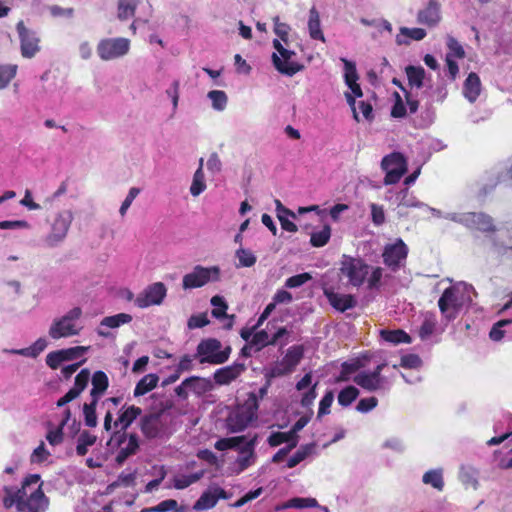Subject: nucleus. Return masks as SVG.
Segmentation results:
<instances>
[{
  "label": "nucleus",
  "instance_id": "34",
  "mask_svg": "<svg viewBox=\"0 0 512 512\" xmlns=\"http://www.w3.org/2000/svg\"><path fill=\"white\" fill-rule=\"evenodd\" d=\"M137 0H118L117 18L121 21L132 18L135 15Z\"/></svg>",
  "mask_w": 512,
  "mask_h": 512
},
{
  "label": "nucleus",
  "instance_id": "19",
  "mask_svg": "<svg viewBox=\"0 0 512 512\" xmlns=\"http://www.w3.org/2000/svg\"><path fill=\"white\" fill-rule=\"evenodd\" d=\"M323 294L327 298L329 304L339 312H345L357 305L355 296L351 294H341L335 292L333 288H324Z\"/></svg>",
  "mask_w": 512,
  "mask_h": 512
},
{
  "label": "nucleus",
  "instance_id": "4",
  "mask_svg": "<svg viewBox=\"0 0 512 512\" xmlns=\"http://www.w3.org/2000/svg\"><path fill=\"white\" fill-rule=\"evenodd\" d=\"M258 408L259 403L256 393L250 392L244 403L228 418V424L231 430L233 432H240L248 427L257 417Z\"/></svg>",
  "mask_w": 512,
  "mask_h": 512
},
{
  "label": "nucleus",
  "instance_id": "24",
  "mask_svg": "<svg viewBox=\"0 0 512 512\" xmlns=\"http://www.w3.org/2000/svg\"><path fill=\"white\" fill-rule=\"evenodd\" d=\"M126 438L128 439L127 445L119 450L115 458L119 465H122L128 457L136 454L139 449V437L136 433H127Z\"/></svg>",
  "mask_w": 512,
  "mask_h": 512
},
{
  "label": "nucleus",
  "instance_id": "31",
  "mask_svg": "<svg viewBox=\"0 0 512 512\" xmlns=\"http://www.w3.org/2000/svg\"><path fill=\"white\" fill-rule=\"evenodd\" d=\"M408 83L411 87L421 88L425 78V70L421 66L409 65L405 68Z\"/></svg>",
  "mask_w": 512,
  "mask_h": 512
},
{
  "label": "nucleus",
  "instance_id": "3",
  "mask_svg": "<svg viewBox=\"0 0 512 512\" xmlns=\"http://www.w3.org/2000/svg\"><path fill=\"white\" fill-rule=\"evenodd\" d=\"M221 348L222 344L218 339L206 338L197 345L194 357L198 358L201 364H223L229 359L232 348L230 346H226L223 350Z\"/></svg>",
  "mask_w": 512,
  "mask_h": 512
},
{
  "label": "nucleus",
  "instance_id": "35",
  "mask_svg": "<svg viewBox=\"0 0 512 512\" xmlns=\"http://www.w3.org/2000/svg\"><path fill=\"white\" fill-rule=\"evenodd\" d=\"M363 367L362 362L356 359L352 362H343L341 365V371L336 377V382H347L350 380L352 374L357 372Z\"/></svg>",
  "mask_w": 512,
  "mask_h": 512
},
{
  "label": "nucleus",
  "instance_id": "50",
  "mask_svg": "<svg viewBox=\"0 0 512 512\" xmlns=\"http://www.w3.org/2000/svg\"><path fill=\"white\" fill-rule=\"evenodd\" d=\"M447 47L449 49V52L447 53V56L450 58H459L462 59L465 57V50L462 47V45L458 42L457 39H455L452 36L447 37Z\"/></svg>",
  "mask_w": 512,
  "mask_h": 512
},
{
  "label": "nucleus",
  "instance_id": "2",
  "mask_svg": "<svg viewBox=\"0 0 512 512\" xmlns=\"http://www.w3.org/2000/svg\"><path fill=\"white\" fill-rule=\"evenodd\" d=\"M141 414L142 409L140 407L135 405H124L119 410L117 419L113 421V414L108 410L104 417V430L109 432L112 428L118 429L114 431L108 444H110L111 441H115L117 445H121L126 439V430Z\"/></svg>",
  "mask_w": 512,
  "mask_h": 512
},
{
  "label": "nucleus",
  "instance_id": "20",
  "mask_svg": "<svg viewBox=\"0 0 512 512\" xmlns=\"http://www.w3.org/2000/svg\"><path fill=\"white\" fill-rule=\"evenodd\" d=\"M417 21L428 27H435L441 21V4L438 0H429L425 8L419 10Z\"/></svg>",
  "mask_w": 512,
  "mask_h": 512
},
{
  "label": "nucleus",
  "instance_id": "56",
  "mask_svg": "<svg viewBox=\"0 0 512 512\" xmlns=\"http://www.w3.org/2000/svg\"><path fill=\"white\" fill-rule=\"evenodd\" d=\"M311 279H312V276L309 273H307V272L300 273V274L289 277L285 281V286L287 288H297V287L304 285L306 282H308Z\"/></svg>",
  "mask_w": 512,
  "mask_h": 512
},
{
  "label": "nucleus",
  "instance_id": "59",
  "mask_svg": "<svg viewBox=\"0 0 512 512\" xmlns=\"http://www.w3.org/2000/svg\"><path fill=\"white\" fill-rule=\"evenodd\" d=\"M273 23L275 34L286 43L288 41L290 26L286 23L280 22V18L278 16L273 18Z\"/></svg>",
  "mask_w": 512,
  "mask_h": 512
},
{
  "label": "nucleus",
  "instance_id": "10",
  "mask_svg": "<svg viewBox=\"0 0 512 512\" xmlns=\"http://www.w3.org/2000/svg\"><path fill=\"white\" fill-rule=\"evenodd\" d=\"M381 167L386 172L384 183L392 185L399 182L407 172V161L400 152H393L383 157Z\"/></svg>",
  "mask_w": 512,
  "mask_h": 512
},
{
  "label": "nucleus",
  "instance_id": "64",
  "mask_svg": "<svg viewBox=\"0 0 512 512\" xmlns=\"http://www.w3.org/2000/svg\"><path fill=\"white\" fill-rule=\"evenodd\" d=\"M210 323L205 313L192 315L187 322L189 329L202 328Z\"/></svg>",
  "mask_w": 512,
  "mask_h": 512
},
{
  "label": "nucleus",
  "instance_id": "12",
  "mask_svg": "<svg viewBox=\"0 0 512 512\" xmlns=\"http://www.w3.org/2000/svg\"><path fill=\"white\" fill-rule=\"evenodd\" d=\"M130 49V40L123 37L105 38L97 45V54L103 61H109L126 55Z\"/></svg>",
  "mask_w": 512,
  "mask_h": 512
},
{
  "label": "nucleus",
  "instance_id": "63",
  "mask_svg": "<svg viewBox=\"0 0 512 512\" xmlns=\"http://www.w3.org/2000/svg\"><path fill=\"white\" fill-rule=\"evenodd\" d=\"M370 208L373 224L375 226H381L385 222V212L383 206L372 203Z\"/></svg>",
  "mask_w": 512,
  "mask_h": 512
},
{
  "label": "nucleus",
  "instance_id": "44",
  "mask_svg": "<svg viewBox=\"0 0 512 512\" xmlns=\"http://www.w3.org/2000/svg\"><path fill=\"white\" fill-rule=\"evenodd\" d=\"M206 189L205 176L201 167L195 171L193 181L190 187V193L193 196H199Z\"/></svg>",
  "mask_w": 512,
  "mask_h": 512
},
{
  "label": "nucleus",
  "instance_id": "17",
  "mask_svg": "<svg viewBox=\"0 0 512 512\" xmlns=\"http://www.w3.org/2000/svg\"><path fill=\"white\" fill-rule=\"evenodd\" d=\"M385 366V363H381L377 365L371 372L363 371L358 373L353 378L354 383L369 392H374L381 389L384 382V379L381 376V372Z\"/></svg>",
  "mask_w": 512,
  "mask_h": 512
},
{
  "label": "nucleus",
  "instance_id": "28",
  "mask_svg": "<svg viewBox=\"0 0 512 512\" xmlns=\"http://www.w3.org/2000/svg\"><path fill=\"white\" fill-rule=\"evenodd\" d=\"M381 338L389 343L400 344V343H411L412 339L409 334L401 329L387 330L383 329L380 331Z\"/></svg>",
  "mask_w": 512,
  "mask_h": 512
},
{
  "label": "nucleus",
  "instance_id": "30",
  "mask_svg": "<svg viewBox=\"0 0 512 512\" xmlns=\"http://www.w3.org/2000/svg\"><path fill=\"white\" fill-rule=\"evenodd\" d=\"M298 436H295L294 433H292V430L290 429L288 432H273L269 437H268V444L271 446V447H277L283 443H288L291 444V443H295V447L297 446L298 444Z\"/></svg>",
  "mask_w": 512,
  "mask_h": 512
},
{
  "label": "nucleus",
  "instance_id": "43",
  "mask_svg": "<svg viewBox=\"0 0 512 512\" xmlns=\"http://www.w3.org/2000/svg\"><path fill=\"white\" fill-rule=\"evenodd\" d=\"M423 483L431 485L438 491H442L444 488V481L441 470H429L422 478Z\"/></svg>",
  "mask_w": 512,
  "mask_h": 512
},
{
  "label": "nucleus",
  "instance_id": "21",
  "mask_svg": "<svg viewBox=\"0 0 512 512\" xmlns=\"http://www.w3.org/2000/svg\"><path fill=\"white\" fill-rule=\"evenodd\" d=\"M245 370L246 365L244 363L234 362L232 365L217 369L214 372V381L218 385H228L236 380Z\"/></svg>",
  "mask_w": 512,
  "mask_h": 512
},
{
  "label": "nucleus",
  "instance_id": "47",
  "mask_svg": "<svg viewBox=\"0 0 512 512\" xmlns=\"http://www.w3.org/2000/svg\"><path fill=\"white\" fill-rule=\"evenodd\" d=\"M208 98L212 101V106L218 111L225 109L227 105V95L222 90H212L208 93Z\"/></svg>",
  "mask_w": 512,
  "mask_h": 512
},
{
  "label": "nucleus",
  "instance_id": "9",
  "mask_svg": "<svg viewBox=\"0 0 512 512\" xmlns=\"http://www.w3.org/2000/svg\"><path fill=\"white\" fill-rule=\"evenodd\" d=\"M73 220V214L70 210H62L56 214L52 223L51 231L45 237L44 242L48 247H55L67 236Z\"/></svg>",
  "mask_w": 512,
  "mask_h": 512
},
{
  "label": "nucleus",
  "instance_id": "41",
  "mask_svg": "<svg viewBox=\"0 0 512 512\" xmlns=\"http://www.w3.org/2000/svg\"><path fill=\"white\" fill-rule=\"evenodd\" d=\"M314 445L313 444H306L302 445L293 456L289 458L287 461V468H294L297 466L300 462L305 460L313 451Z\"/></svg>",
  "mask_w": 512,
  "mask_h": 512
},
{
  "label": "nucleus",
  "instance_id": "8",
  "mask_svg": "<svg viewBox=\"0 0 512 512\" xmlns=\"http://www.w3.org/2000/svg\"><path fill=\"white\" fill-rule=\"evenodd\" d=\"M273 47L281 56L279 57L276 53L272 55L273 65L278 72L287 76H293L304 69L303 64L291 61L295 52L286 49L278 39L273 40Z\"/></svg>",
  "mask_w": 512,
  "mask_h": 512
},
{
  "label": "nucleus",
  "instance_id": "33",
  "mask_svg": "<svg viewBox=\"0 0 512 512\" xmlns=\"http://www.w3.org/2000/svg\"><path fill=\"white\" fill-rule=\"evenodd\" d=\"M437 325L436 315L427 313L419 327L418 335L422 340L428 339L435 331Z\"/></svg>",
  "mask_w": 512,
  "mask_h": 512
},
{
  "label": "nucleus",
  "instance_id": "39",
  "mask_svg": "<svg viewBox=\"0 0 512 512\" xmlns=\"http://www.w3.org/2000/svg\"><path fill=\"white\" fill-rule=\"evenodd\" d=\"M331 237V227L329 225H325L320 231L313 232L310 237V244L313 247H323L325 246Z\"/></svg>",
  "mask_w": 512,
  "mask_h": 512
},
{
  "label": "nucleus",
  "instance_id": "51",
  "mask_svg": "<svg viewBox=\"0 0 512 512\" xmlns=\"http://www.w3.org/2000/svg\"><path fill=\"white\" fill-rule=\"evenodd\" d=\"M211 304L215 307L211 312L213 317L217 319L228 317L226 313L228 306L222 297L218 295L213 296L211 299Z\"/></svg>",
  "mask_w": 512,
  "mask_h": 512
},
{
  "label": "nucleus",
  "instance_id": "48",
  "mask_svg": "<svg viewBox=\"0 0 512 512\" xmlns=\"http://www.w3.org/2000/svg\"><path fill=\"white\" fill-rule=\"evenodd\" d=\"M271 339L266 330H260L253 334L250 345L256 347V351L262 350L264 347L271 345Z\"/></svg>",
  "mask_w": 512,
  "mask_h": 512
},
{
  "label": "nucleus",
  "instance_id": "54",
  "mask_svg": "<svg viewBox=\"0 0 512 512\" xmlns=\"http://www.w3.org/2000/svg\"><path fill=\"white\" fill-rule=\"evenodd\" d=\"M178 506V503L174 499H167L161 501L159 504L153 507L144 508L141 512H168L171 510H175Z\"/></svg>",
  "mask_w": 512,
  "mask_h": 512
},
{
  "label": "nucleus",
  "instance_id": "11",
  "mask_svg": "<svg viewBox=\"0 0 512 512\" xmlns=\"http://www.w3.org/2000/svg\"><path fill=\"white\" fill-rule=\"evenodd\" d=\"M220 277V269L217 266L203 267L197 265L193 271L184 275L182 280L183 289L200 288L210 281H218Z\"/></svg>",
  "mask_w": 512,
  "mask_h": 512
},
{
  "label": "nucleus",
  "instance_id": "62",
  "mask_svg": "<svg viewBox=\"0 0 512 512\" xmlns=\"http://www.w3.org/2000/svg\"><path fill=\"white\" fill-rule=\"evenodd\" d=\"M400 34L415 41H420L426 37V31L423 28L401 27Z\"/></svg>",
  "mask_w": 512,
  "mask_h": 512
},
{
  "label": "nucleus",
  "instance_id": "57",
  "mask_svg": "<svg viewBox=\"0 0 512 512\" xmlns=\"http://www.w3.org/2000/svg\"><path fill=\"white\" fill-rule=\"evenodd\" d=\"M333 400H334L333 392L332 391L326 392L319 403L317 418H321L322 416L330 413V407L333 403Z\"/></svg>",
  "mask_w": 512,
  "mask_h": 512
},
{
  "label": "nucleus",
  "instance_id": "18",
  "mask_svg": "<svg viewBox=\"0 0 512 512\" xmlns=\"http://www.w3.org/2000/svg\"><path fill=\"white\" fill-rule=\"evenodd\" d=\"M17 31L21 42V54L25 58H32L39 51V39L35 32L28 30L23 21L17 23Z\"/></svg>",
  "mask_w": 512,
  "mask_h": 512
},
{
  "label": "nucleus",
  "instance_id": "23",
  "mask_svg": "<svg viewBox=\"0 0 512 512\" xmlns=\"http://www.w3.org/2000/svg\"><path fill=\"white\" fill-rule=\"evenodd\" d=\"M92 389L90 391V397L96 400H100L101 396L105 393L109 386V380L105 372L99 370L94 372L92 376Z\"/></svg>",
  "mask_w": 512,
  "mask_h": 512
},
{
  "label": "nucleus",
  "instance_id": "49",
  "mask_svg": "<svg viewBox=\"0 0 512 512\" xmlns=\"http://www.w3.org/2000/svg\"><path fill=\"white\" fill-rule=\"evenodd\" d=\"M341 60L344 63V70H345L344 79H345L346 85L356 83L359 79V75L357 73L355 63H353L345 58H342Z\"/></svg>",
  "mask_w": 512,
  "mask_h": 512
},
{
  "label": "nucleus",
  "instance_id": "42",
  "mask_svg": "<svg viewBox=\"0 0 512 512\" xmlns=\"http://www.w3.org/2000/svg\"><path fill=\"white\" fill-rule=\"evenodd\" d=\"M359 396V390L354 386H347L342 389L337 397L339 405L347 407L351 405Z\"/></svg>",
  "mask_w": 512,
  "mask_h": 512
},
{
  "label": "nucleus",
  "instance_id": "55",
  "mask_svg": "<svg viewBox=\"0 0 512 512\" xmlns=\"http://www.w3.org/2000/svg\"><path fill=\"white\" fill-rule=\"evenodd\" d=\"M256 442H257V435H254L242 448L241 452L248 453V456L239 460V465H240L241 469H245L250 465L249 458L253 456L254 446H255Z\"/></svg>",
  "mask_w": 512,
  "mask_h": 512
},
{
  "label": "nucleus",
  "instance_id": "32",
  "mask_svg": "<svg viewBox=\"0 0 512 512\" xmlns=\"http://www.w3.org/2000/svg\"><path fill=\"white\" fill-rule=\"evenodd\" d=\"M318 506V502L315 498H300L295 497L287 502L283 503L281 506H277L276 510H282V509H288V508H296V509H303V508H314Z\"/></svg>",
  "mask_w": 512,
  "mask_h": 512
},
{
  "label": "nucleus",
  "instance_id": "22",
  "mask_svg": "<svg viewBox=\"0 0 512 512\" xmlns=\"http://www.w3.org/2000/svg\"><path fill=\"white\" fill-rule=\"evenodd\" d=\"M481 93V81L477 73L471 72L464 81L463 94L465 98L473 103L477 100Z\"/></svg>",
  "mask_w": 512,
  "mask_h": 512
},
{
  "label": "nucleus",
  "instance_id": "38",
  "mask_svg": "<svg viewBox=\"0 0 512 512\" xmlns=\"http://www.w3.org/2000/svg\"><path fill=\"white\" fill-rule=\"evenodd\" d=\"M46 347V340L44 338H39L30 347L15 350L14 352L25 357L36 358L45 350Z\"/></svg>",
  "mask_w": 512,
  "mask_h": 512
},
{
  "label": "nucleus",
  "instance_id": "27",
  "mask_svg": "<svg viewBox=\"0 0 512 512\" xmlns=\"http://www.w3.org/2000/svg\"><path fill=\"white\" fill-rule=\"evenodd\" d=\"M158 381L159 377L154 373L145 375L136 384L134 389V396L139 397L152 391L157 386Z\"/></svg>",
  "mask_w": 512,
  "mask_h": 512
},
{
  "label": "nucleus",
  "instance_id": "14",
  "mask_svg": "<svg viewBox=\"0 0 512 512\" xmlns=\"http://www.w3.org/2000/svg\"><path fill=\"white\" fill-rule=\"evenodd\" d=\"M407 256L408 247L401 238L393 244H387L382 253L383 263L394 272L400 269Z\"/></svg>",
  "mask_w": 512,
  "mask_h": 512
},
{
  "label": "nucleus",
  "instance_id": "16",
  "mask_svg": "<svg viewBox=\"0 0 512 512\" xmlns=\"http://www.w3.org/2000/svg\"><path fill=\"white\" fill-rule=\"evenodd\" d=\"M459 222L472 230L485 233L495 232L496 226L491 216L482 212H467L461 215Z\"/></svg>",
  "mask_w": 512,
  "mask_h": 512
},
{
  "label": "nucleus",
  "instance_id": "26",
  "mask_svg": "<svg viewBox=\"0 0 512 512\" xmlns=\"http://www.w3.org/2000/svg\"><path fill=\"white\" fill-rule=\"evenodd\" d=\"M308 29L312 39L325 42V37L321 30L320 15L315 7H312L309 11Z\"/></svg>",
  "mask_w": 512,
  "mask_h": 512
},
{
  "label": "nucleus",
  "instance_id": "60",
  "mask_svg": "<svg viewBox=\"0 0 512 512\" xmlns=\"http://www.w3.org/2000/svg\"><path fill=\"white\" fill-rule=\"evenodd\" d=\"M87 349L88 348L84 346H76L68 349H62L60 352L62 354L63 361H71L82 356Z\"/></svg>",
  "mask_w": 512,
  "mask_h": 512
},
{
  "label": "nucleus",
  "instance_id": "61",
  "mask_svg": "<svg viewBox=\"0 0 512 512\" xmlns=\"http://www.w3.org/2000/svg\"><path fill=\"white\" fill-rule=\"evenodd\" d=\"M512 323L511 320H500L498 321L497 323H495L490 332H489V337L493 340V341H500L503 339L504 335H505V331L502 329L505 325L507 324H510Z\"/></svg>",
  "mask_w": 512,
  "mask_h": 512
},
{
  "label": "nucleus",
  "instance_id": "52",
  "mask_svg": "<svg viewBox=\"0 0 512 512\" xmlns=\"http://www.w3.org/2000/svg\"><path fill=\"white\" fill-rule=\"evenodd\" d=\"M16 66H0V90L4 89L16 75Z\"/></svg>",
  "mask_w": 512,
  "mask_h": 512
},
{
  "label": "nucleus",
  "instance_id": "29",
  "mask_svg": "<svg viewBox=\"0 0 512 512\" xmlns=\"http://www.w3.org/2000/svg\"><path fill=\"white\" fill-rule=\"evenodd\" d=\"M205 474V470H200L190 475H176L173 477V487L177 490H183L193 483L198 482Z\"/></svg>",
  "mask_w": 512,
  "mask_h": 512
},
{
  "label": "nucleus",
  "instance_id": "37",
  "mask_svg": "<svg viewBox=\"0 0 512 512\" xmlns=\"http://www.w3.org/2000/svg\"><path fill=\"white\" fill-rule=\"evenodd\" d=\"M98 402L99 400L91 398L89 403L83 405L84 423L88 427L92 428L97 426L96 407Z\"/></svg>",
  "mask_w": 512,
  "mask_h": 512
},
{
  "label": "nucleus",
  "instance_id": "46",
  "mask_svg": "<svg viewBox=\"0 0 512 512\" xmlns=\"http://www.w3.org/2000/svg\"><path fill=\"white\" fill-rule=\"evenodd\" d=\"M236 257L238 259L237 267H252L256 261V256L248 249L239 248L236 251Z\"/></svg>",
  "mask_w": 512,
  "mask_h": 512
},
{
  "label": "nucleus",
  "instance_id": "25",
  "mask_svg": "<svg viewBox=\"0 0 512 512\" xmlns=\"http://www.w3.org/2000/svg\"><path fill=\"white\" fill-rule=\"evenodd\" d=\"M304 355V348L302 345L291 346L285 356L282 358V364L292 372L295 367L300 363Z\"/></svg>",
  "mask_w": 512,
  "mask_h": 512
},
{
  "label": "nucleus",
  "instance_id": "45",
  "mask_svg": "<svg viewBox=\"0 0 512 512\" xmlns=\"http://www.w3.org/2000/svg\"><path fill=\"white\" fill-rule=\"evenodd\" d=\"M217 504L216 497L212 490L205 491L194 504L196 510L213 508Z\"/></svg>",
  "mask_w": 512,
  "mask_h": 512
},
{
  "label": "nucleus",
  "instance_id": "40",
  "mask_svg": "<svg viewBox=\"0 0 512 512\" xmlns=\"http://www.w3.org/2000/svg\"><path fill=\"white\" fill-rule=\"evenodd\" d=\"M132 321V316L127 313H119L113 316L104 317L101 320V326H106L108 328H117L123 324L130 323Z\"/></svg>",
  "mask_w": 512,
  "mask_h": 512
},
{
  "label": "nucleus",
  "instance_id": "6",
  "mask_svg": "<svg viewBox=\"0 0 512 512\" xmlns=\"http://www.w3.org/2000/svg\"><path fill=\"white\" fill-rule=\"evenodd\" d=\"M463 293L456 286L447 287L438 300V307L442 316L448 320H455L463 307Z\"/></svg>",
  "mask_w": 512,
  "mask_h": 512
},
{
  "label": "nucleus",
  "instance_id": "36",
  "mask_svg": "<svg viewBox=\"0 0 512 512\" xmlns=\"http://www.w3.org/2000/svg\"><path fill=\"white\" fill-rule=\"evenodd\" d=\"M97 438L95 435L91 434L89 431L84 430L78 437L77 445H76V453L79 456H84L88 452V447L93 446L96 442Z\"/></svg>",
  "mask_w": 512,
  "mask_h": 512
},
{
  "label": "nucleus",
  "instance_id": "7",
  "mask_svg": "<svg viewBox=\"0 0 512 512\" xmlns=\"http://www.w3.org/2000/svg\"><path fill=\"white\" fill-rule=\"evenodd\" d=\"M339 270L350 285L360 287L369 273V266L360 258L343 255Z\"/></svg>",
  "mask_w": 512,
  "mask_h": 512
},
{
  "label": "nucleus",
  "instance_id": "15",
  "mask_svg": "<svg viewBox=\"0 0 512 512\" xmlns=\"http://www.w3.org/2000/svg\"><path fill=\"white\" fill-rule=\"evenodd\" d=\"M166 293V286L162 282L153 283L136 297L135 305L139 308L160 305L166 297Z\"/></svg>",
  "mask_w": 512,
  "mask_h": 512
},
{
  "label": "nucleus",
  "instance_id": "53",
  "mask_svg": "<svg viewBox=\"0 0 512 512\" xmlns=\"http://www.w3.org/2000/svg\"><path fill=\"white\" fill-rule=\"evenodd\" d=\"M245 440V436L222 438L215 443V448L219 451L232 449L237 447L241 442Z\"/></svg>",
  "mask_w": 512,
  "mask_h": 512
},
{
  "label": "nucleus",
  "instance_id": "1",
  "mask_svg": "<svg viewBox=\"0 0 512 512\" xmlns=\"http://www.w3.org/2000/svg\"><path fill=\"white\" fill-rule=\"evenodd\" d=\"M39 481V474H29L23 479L20 488L4 486L2 499L4 508L10 509L15 506L18 512H45L49 506V499L42 489L43 483H40L29 495L26 490L31 484H37Z\"/></svg>",
  "mask_w": 512,
  "mask_h": 512
},
{
  "label": "nucleus",
  "instance_id": "58",
  "mask_svg": "<svg viewBox=\"0 0 512 512\" xmlns=\"http://www.w3.org/2000/svg\"><path fill=\"white\" fill-rule=\"evenodd\" d=\"M90 379V371L88 369H82L75 377L73 388L76 389L80 394L85 390Z\"/></svg>",
  "mask_w": 512,
  "mask_h": 512
},
{
  "label": "nucleus",
  "instance_id": "5",
  "mask_svg": "<svg viewBox=\"0 0 512 512\" xmlns=\"http://www.w3.org/2000/svg\"><path fill=\"white\" fill-rule=\"evenodd\" d=\"M81 316L82 309L74 307L62 317L54 319L49 328V336L54 340H58L78 335L81 328L76 326L75 321L80 319Z\"/></svg>",
  "mask_w": 512,
  "mask_h": 512
},
{
  "label": "nucleus",
  "instance_id": "13",
  "mask_svg": "<svg viewBox=\"0 0 512 512\" xmlns=\"http://www.w3.org/2000/svg\"><path fill=\"white\" fill-rule=\"evenodd\" d=\"M140 430L145 438L151 440L168 434V425L161 412L146 414L140 419Z\"/></svg>",
  "mask_w": 512,
  "mask_h": 512
}]
</instances>
